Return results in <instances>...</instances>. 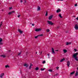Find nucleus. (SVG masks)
Instances as JSON below:
<instances>
[{"mask_svg":"<svg viewBox=\"0 0 78 78\" xmlns=\"http://www.w3.org/2000/svg\"><path fill=\"white\" fill-rule=\"evenodd\" d=\"M78 56V52L74 53L73 55V57L74 58L75 60L78 61V57L76 56Z\"/></svg>","mask_w":78,"mask_h":78,"instance_id":"f257e3e1","label":"nucleus"},{"mask_svg":"<svg viewBox=\"0 0 78 78\" xmlns=\"http://www.w3.org/2000/svg\"><path fill=\"white\" fill-rule=\"evenodd\" d=\"M48 25H53L54 23L50 21H47Z\"/></svg>","mask_w":78,"mask_h":78,"instance_id":"f03ea898","label":"nucleus"},{"mask_svg":"<svg viewBox=\"0 0 78 78\" xmlns=\"http://www.w3.org/2000/svg\"><path fill=\"white\" fill-rule=\"evenodd\" d=\"M43 36V34H40V35H37V36H35L34 37V38H35V39H37V37H38V36Z\"/></svg>","mask_w":78,"mask_h":78,"instance_id":"7ed1b4c3","label":"nucleus"},{"mask_svg":"<svg viewBox=\"0 0 78 78\" xmlns=\"http://www.w3.org/2000/svg\"><path fill=\"white\" fill-rule=\"evenodd\" d=\"M15 12V11H12L11 12H9L8 13V14H9V15H11V14L12 13H14Z\"/></svg>","mask_w":78,"mask_h":78,"instance_id":"20e7f679","label":"nucleus"},{"mask_svg":"<svg viewBox=\"0 0 78 78\" xmlns=\"http://www.w3.org/2000/svg\"><path fill=\"white\" fill-rule=\"evenodd\" d=\"M41 30V28H38V29H36L35 30V31L37 32V31H40Z\"/></svg>","mask_w":78,"mask_h":78,"instance_id":"39448f33","label":"nucleus"},{"mask_svg":"<svg viewBox=\"0 0 78 78\" xmlns=\"http://www.w3.org/2000/svg\"><path fill=\"white\" fill-rule=\"evenodd\" d=\"M52 54H55V50H54V49L53 48H52Z\"/></svg>","mask_w":78,"mask_h":78,"instance_id":"423d86ee","label":"nucleus"},{"mask_svg":"<svg viewBox=\"0 0 78 78\" xmlns=\"http://www.w3.org/2000/svg\"><path fill=\"white\" fill-rule=\"evenodd\" d=\"M75 29L76 30H78V25L76 24L75 26Z\"/></svg>","mask_w":78,"mask_h":78,"instance_id":"0eeeda50","label":"nucleus"},{"mask_svg":"<svg viewBox=\"0 0 78 78\" xmlns=\"http://www.w3.org/2000/svg\"><path fill=\"white\" fill-rule=\"evenodd\" d=\"M67 65L68 67L70 66V62L69 61H68L67 62Z\"/></svg>","mask_w":78,"mask_h":78,"instance_id":"6e6552de","label":"nucleus"},{"mask_svg":"<svg viewBox=\"0 0 78 78\" xmlns=\"http://www.w3.org/2000/svg\"><path fill=\"white\" fill-rule=\"evenodd\" d=\"M52 17H53V15H51L49 16L48 17L49 20H51V19H52Z\"/></svg>","mask_w":78,"mask_h":78,"instance_id":"1a4fd4ad","label":"nucleus"},{"mask_svg":"<svg viewBox=\"0 0 78 78\" xmlns=\"http://www.w3.org/2000/svg\"><path fill=\"white\" fill-rule=\"evenodd\" d=\"M4 75V73H2L1 74H0V78H3V76Z\"/></svg>","mask_w":78,"mask_h":78,"instance_id":"9d476101","label":"nucleus"},{"mask_svg":"<svg viewBox=\"0 0 78 78\" xmlns=\"http://www.w3.org/2000/svg\"><path fill=\"white\" fill-rule=\"evenodd\" d=\"M41 9V7L39 6H38L37 8V11H40Z\"/></svg>","mask_w":78,"mask_h":78,"instance_id":"9b49d317","label":"nucleus"},{"mask_svg":"<svg viewBox=\"0 0 78 78\" xmlns=\"http://www.w3.org/2000/svg\"><path fill=\"white\" fill-rule=\"evenodd\" d=\"M61 11V9H58L56 11L57 12V13H58L59 12H60Z\"/></svg>","mask_w":78,"mask_h":78,"instance_id":"f8f14e48","label":"nucleus"},{"mask_svg":"<svg viewBox=\"0 0 78 78\" xmlns=\"http://www.w3.org/2000/svg\"><path fill=\"white\" fill-rule=\"evenodd\" d=\"M18 31H19V33H20V34H22V33H23V31H22L20 30V29H19Z\"/></svg>","mask_w":78,"mask_h":78,"instance_id":"ddd939ff","label":"nucleus"},{"mask_svg":"<svg viewBox=\"0 0 78 78\" xmlns=\"http://www.w3.org/2000/svg\"><path fill=\"white\" fill-rule=\"evenodd\" d=\"M24 66L25 67H28V65H27V64H25L24 65Z\"/></svg>","mask_w":78,"mask_h":78,"instance_id":"4468645a","label":"nucleus"},{"mask_svg":"<svg viewBox=\"0 0 78 78\" xmlns=\"http://www.w3.org/2000/svg\"><path fill=\"white\" fill-rule=\"evenodd\" d=\"M78 71H76V73L75 74V76H78Z\"/></svg>","mask_w":78,"mask_h":78,"instance_id":"2eb2a0df","label":"nucleus"},{"mask_svg":"<svg viewBox=\"0 0 78 78\" xmlns=\"http://www.w3.org/2000/svg\"><path fill=\"white\" fill-rule=\"evenodd\" d=\"M1 57H3V58H5V57H6V55H1L0 56Z\"/></svg>","mask_w":78,"mask_h":78,"instance_id":"dca6fc26","label":"nucleus"},{"mask_svg":"<svg viewBox=\"0 0 78 78\" xmlns=\"http://www.w3.org/2000/svg\"><path fill=\"white\" fill-rule=\"evenodd\" d=\"M75 71H74L73 72H71L70 73V75H73L74 73H75Z\"/></svg>","mask_w":78,"mask_h":78,"instance_id":"f3484780","label":"nucleus"},{"mask_svg":"<svg viewBox=\"0 0 78 78\" xmlns=\"http://www.w3.org/2000/svg\"><path fill=\"white\" fill-rule=\"evenodd\" d=\"M64 60H65V58H63V59H62L61 60H60V62H61L63 61Z\"/></svg>","mask_w":78,"mask_h":78,"instance_id":"a211bd4d","label":"nucleus"},{"mask_svg":"<svg viewBox=\"0 0 78 78\" xmlns=\"http://www.w3.org/2000/svg\"><path fill=\"white\" fill-rule=\"evenodd\" d=\"M5 68H7V67L9 68V66L8 65H6L5 66Z\"/></svg>","mask_w":78,"mask_h":78,"instance_id":"6ab92c4d","label":"nucleus"},{"mask_svg":"<svg viewBox=\"0 0 78 78\" xmlns=\"http://www.w3.org/2000/svg\"><path fill=\"white\" fill-rule=\"evenodd\" d=\"M45 16H48V12L47 11H46V13L45 14Z\"/></svg>","mask_w":78,"mask_h":78,"instance_id":"aec40b11","label":"nucleus"},{"mask_svg":"<svg viewBox=\"0 0 78 78\" xmlns=\"http://www.w3.org/2000/svg\"><path fill=\"white\" fill-rule=\"evenodd\" d=\"M60 17V18H62V17L61 16V14H60L58 15Z\"/></svg>","mask_w":78,"mask_h":78,"instance_id":"412c9836","label":"nucleus"},{"mask_svg":"<svg viewBox=\"0 0 78 78\" xmlns=\"http://www.w3.org/2000/svg\"><path fill=\"white\" fill-rule=\"evenodd\" d=\"M64 52L65 53H66L67 52V50H65L64 49L63 50Z\"/></svg>","mask_w":78,"mask_h":78,"instance_id":"4be33fe9","label":"nucleus"},{"mask_svg":"<svg viewBox=\"0 0 78 78\" xmlns=\"http://www.w3.org/2000/svg\"><path fill=\"white\" fill-rule=\"evenodd\" d=\"M39 70V67H37L35 68V70Z\"/></svg>","mask_w":78,"mask_h":78,"instance_id":"5701e85b","label":"nucleus"},{"mask_svg":"<svg viewBox=\"0 0 78 78\" xmlns=\"http://www.w3.org/2000/svg\"><path fill=\"white\" fill-rule=\"evenodd\" d=\"M45 68H41V71H43V70H45Z\"/></svg>","mask_w":78,"mask_h":78,"instance_id":"b1692460","label":"nucleus"},{"mask_svg":"<svg viewBox=\"0 0 78 78\" xmlns=\"http://www.w3.org/2000/svg\"><path fill=\"white\" fill-rule=\"evenodd\" d=\"M59 75V74L58 73H56V74H55L53 76H57Z\"/></svg>","mask_w":78,"mask_h":78,"instance_id":"393cba45","label":"nucleus"},{"mask_svg":"<svg viewBox=\"0 0 78 78\" xmlns=\"http://www.w3.org/2000/svg\"><path fill=\"white\" fill-rule=\"evenodd\" d=\"M31 66H33V65H31V64L29 68V69H30L31 68Z\"/></svg>","mask_w":78,"mask_h":78,"instance_id":"a878e982","label":"nucleus"},{"mask_svg":"<svg viewBox=\"0 0 78 78\" xmlns=\"http://www.w3.org/2000/svg\"><path fill=\"white\" fill-rule=\"evenodd\" d=\"M48 71L50 72H52L53 70L52 69H49L48 70Z\"/></svg>","mask_w":78,"mask_h":78,"instance_id":"bb28decb","label":"nucleus"},{"mask_svg":"<svg viewBox=\"0 0 78 78\" xmlns=\"http://www.w3.org/2000/svg\"><path fill=\"white\" fill-rule=\"evenodd\" d=\"M46 31L47 32H49L50 31V29H48Z\"/></svg>","mask_w":78,"mask_h":78,"instance_id":"cd10ccee","label":"nucleus"},{"mask_svg":"<svg viewBox=\"0 0 78 78\" xmlns=\"http://www.w3.org/2000/svg\"><path fill=\"white\" fill-rule=\"evenodd\" d=\"M2 41H3V40H2V38H0V42H2Z\"/></svg>","mask_w":78,"mask_h":78,"instance_id":"c85d7f7f","label":"nucleus"},{"mask_svg":"<svg viewBox=\"0 0 78 78\" xmlns=\"http://www.w3.org/2000/svg\"><path fill=\"white\" fill-rule=\"evenodd\" d=\"M2 23H3V22H1V24H0V27H1V26H2Z\"/></svg>","mask_w":78,"mask_h":78,"instance_id":"c756f323","label":"nucleus"},{"mask_svg":"<svg viewBox=\"0 0 78 78\" xmlns=\"http://www.w3.org/2000/svg\"><path fill=\"white\" fill-rule=\"evenodd\" d=\"M69 44V42H66V45H68Z\"/></svg>","mask_w":78,"mask_h":78,"instance_id":"7c9ffc66","label":"nucleus"},{"mask_svg":"<svg viewBox=\"0 0 78 78\" xmlns=\"http://www.w3.org/2000/svg\"><path fill=\"white\" fill-rule=\"evenodd\" d=\"M12 7H9V9H12Z\"/></svg>","mask_w":78,"mask_h":78,"instance_id":"2f4dec72","label":"nucleus"},{"mask_svg":"<svg viewBox=\"0 0 78 78\" xmlns=\"http://www.w3.org/2000/svg\"><path fill=\"white\" fill-rule=\"evenodd\" d=\"M43 64H45V61H44L43 62Z\"/></svg>","mask_w":78,"mask_h":78,"instance_id":"473e14b6","label":"nucleus"},{"mask_svg":"<svg viewBox=\"0 0 78 78\" xmlns=\"http://www.w3.org/2000/svg\"><path fill=\"white\" fill-rule=\"evenodd\" d=\"M20 55H21V53H20H20H18V55L19 56Z\"/></svg>","mask_w":78,"mask_h":78,"instance_id":"72a5a7b5","label":"nucleus"},{"mask_svg":"<svg viewBox=\"0 0 78 78\" xmlns=\"http://www.w3.org/2000/svg\"><path fill=\"white\" fill-rule=\"evenodd\" d=\"M74 6H77V4H75V5H74Z\"/></svg>","mask_w":78,"mask_h":78,"instance_id":"f704fd0d","label":"nucleus"},{"mask_svg":"<svg viewBox=\"0 0 78 78\" xmlns=\"http://www.w3.org/2000/svg\"><path fill=\"white\" fill-rule=\"evenodd\" d=\"M74 51H77V50H76L75 49H74Z\"/></svg>","mask_w":78,"mask_h":78,"instance_id":"c9c22d12","label":"nucleus"},{"mask_svg":"<svg viewBox=\"0 0 78 78\" xmlns=\"http://www.w3.org/2000/svg\"><path fill=\"white\" fill-rule=\"evenodd\" d=\"M58 69H59V67H56V69H57V70Z\"/></svg>","mask_w":78,"mask_h":78,"instance_id":"e433bc0d","label":"nucleus"},{"mask_svg":"<svg viewBox=\"0 0 78 78\" xmlns=\"http://www.w3.org/2000/svg\"><path fill=\"white\" fill-rule=\"evenodd\" d=\"M20 15H19L18 16V17L19 18V17H20Z\"/></svg>","mask_w":78,"mask_h":78,"instance_id":"4c0bfd02","label":"nucleus"},{"mask_svg":"<svg viewBox=\"0 0 78 78\" xmlns=\"http://www.w3.org/2000/svg\"><path fill=\"white\" fill-rule=\"evenodd\" d=\"M76 19L77 20H78V17H77V18H76Z\"/></svg>","mask_w":78,"mask_h":78,"instance_id":"58836bf2","label":"nucleus"},{"mask_svg":"<svg viewBox=\"0 0 78 78\" xmlns=\"http://www.w3.org/2000/svg\"><path fill=\"white\" fill-rule=\"evenodd\" d=\"M42 51H41L40 52V55H41V54H42Z\"/></svg>","mask_w":78,"mask_h":78,"instance_id":"ea45409f","label":"nucleus"},{"mask_svg":"<svg viewBox=\"0 0 78 78\" xmlns=\"http://www.w3.org/2000/svg\"><path fill=\"white\" fill-rule=\"evenodd\" d=\"M24 1L25 3H26V2H27V1L26 0H24Z\"/></svg>","mask_w":78,"mask_h":78,"instance_id":"a19ab883","label":"nucleus"},{"mask_svg":"<svg viewBox=\"0 0 78 78\" xmlns=\"http://www.w3.org/2000/svg\"><path fill=\"white\" fill-rule=\"evenodd\" d=\"M59 27H57V29L58 30V28H59Z\"/></svg>","mask_w":78,"mask_h":78,"instance_id":"79ce46f5","label":"nucleus"},{"mask_svg":"<svg viewBox=\"0 0 78 78\" xmlns=\"http://www.w3.org/2000/svg\"><path fill=\"white\" fill-rule=\"evenodd\" d=\"M32 26H34V24H32Z\"/></svg>","mask_w":78,"mask_h":78,"instance_id":"37998d69","label":"nucleus"},{"mask_svg":"<svg viewBox=\"0 0 78 78\" xmlns=\"http://www.w3.org/2000/svg\"><path fill=\"white\" fill-rule=\"evenodd\" d=\"M58 0V1H60V0L61 1H63V0Z\"/></svg>","mask_w":78,"mask_h":78,"instance_id":"c03bdc74","label":"nucleus"},{"mask_svg":"<svg viewBox=\"0 0 78 78\" xmlns=\"http://www.w3.org/2000/svg\"><path fill=\"white\" fill-rule=\"evenodd\" d=\"M71 44V42H69V44Z\"/></svg>","mask_w":78,"mask_h":78,"instance_id":"a18cd8bd","label":"nucleus"},{"mask_svg":"<svg viewBox=\"0 0 78 78\" xmlns=\"http://www.w3.org/2000/svg\"><path fill=\"white\" fill-rule=\"evenodd\" d=\"M48 56H50V54H48Z\"/></svg>","mask_w":78,"mask_h":78,"instance_id":"49530a36","label":"nucleus"},{"mask_svg":"<svg viewBox=\"0 0 78 78\" xmlns=\"http://www.w3.org/2000/svg\"><path fill=\"white\" fill-rule=\"evenodd\" d=\"M20 2H21V3H22V2H23L22 1V0H21V1H20Z\"/></svg>","mask_w":78,"mask_h":78,"instance_id":"de8ad7c7","label":"nucleus"},{"mask_svg":"<svg viewBox=\"0 0 78 78\" xmlns=\"http://www.w3.org/2000/svg\"><path fill=\"white\" fill-rule=\"evenodd\" d=\"M66 33H68V31H66Z\"/></svg>","mask_w":78,"mask_h":78,"instance_id":"09e8293b","label":"nucleus"},{"mask_svg":"<svg viewBox=\"0 0 78 78\" xmlns=\"http://www.w3.org/2000/svg\"><path fill=\"white\" fill-rule=\"evenodd\" d=\"M0 44H2V43L0 42Z\"/></svg>","mask_w":78,"mask_h":78,"instance_id":"8fccbe9b","label":"nucleus"},{"mask_svg":"<svg viewBox=\"0 0 78 78\" xmlns=\"http://www.w3.org/2000/svg\"><path fill=\"white\" fill-rule=\"evenodd\" d=\"M37 52H36V54H37Z\"/></svg>","mask_w":78,"mask_h":78,"instance_id":"3c124183","label":"nucleus"},{"mask_svg":"<svg viewBox=\"0 0 78 78\" xmlns=\"http://www.w3.org/2000/svg\"><path fill=\"white\" fill-rule=\"evenodd\" d=\"M56 51H58V50H56Z\"/></svg>","mask_w":78,"mask_h":78,"instance_id":"603ef678","label":"nucleus"},{"mask_svg":"<svg viewBox=\"0 0 78 78\" xmlns=\"http://www.w3.org/2000/svg\"><path fill=\"white\" fill-rule=\"evenodd\" d=\"M73 17H75V16H73Z\"/></svg>","mask_w":78,"mask_h":78,"instance_id":"864d4df0","label":"nucleus"},{"mask_svg":"<svg viewBox=\"0 0 78 78\" xmlns=\"http://www.w3.org/2000/svg\"><path fill=\"white\" fill-rule=\"evenodd\" d=\"M26 55H27V52H26Z\"/></svg>","mask_w":78,"mask_h":78,"instance_id":"5fc2aeb1","label":"nucleus"},{"mask_svg":"<svg viewBox=\"0 0 78 78\" xmlns=\"http://www.w3.org/2000/svg\"><path fill=\"white\" fill-rule=\"evenodd\" d=\"M9 51H11V50H10Z\"/></svg>","mask_w":78,"mask_h":78,"instance_id":"6e6d98bb","label":"nucleus"},{"mask_svg":"<svg viewBox=\"0 0 78 78\" xmlns=\"http://www.w3.org/2000/svg\"><path fill=\"white\" fill-rule=\"evenodd\" d=\"M77 70H78V67L77 68Z\"/></svg>","mask_w":78,"mask_h":78,"instance_id":"4d7b16f0","label":"nucleus"},{"mask_svg":"<svg viewBox=\"0 0 78 78\" xmlns=\"http://www.w3.org/2000/svg\"><path fill=\"white\" fill-rule=\"evenodd\" d=\"M23 36H25V35H23Z\"/></svg>","mask_w":78,"mask_h":78,"instance_id":"13d9d810","label":"nucleus"},{"mask_svg":"<svg viewBox=\"0 0 78 78\" xmlns=\"http://www.w3.org/2000/svg\"><path fill=\"white\" fill-rule=\"evenodd\" d=\"M0 48H1V47L0 46Z\"/></svg>","mask_w":78,"mask_h":78,"instance_id":"bf43d9fd","label":"nucleus"},{"mask_svg":"<svg viewBox=\"0 0 78 78\" xmlns=\"http://www.w3.org/2000/svg\"><path fill=\"white\" fill-rule=\"evenodd\" d=\"M1 27L0 26V27Z\"/></svg>","mask_w":78,"mask_h":78,"instance_id":"052dcab7","label":"nucleus"}]
</instances>
